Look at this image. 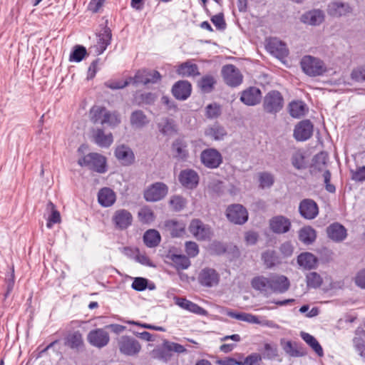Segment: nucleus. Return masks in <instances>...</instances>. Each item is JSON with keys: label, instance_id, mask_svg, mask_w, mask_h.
<instances>
[{"label": "nucleus", "instance_id": "38", "mask_svg": "<svg viewBox=\"0 0 365 365\" xmlns=\"http://www.w3.org/2000/svg\"><path fill=\"white\" fill-rule=\"evenodd\" d=\"M187 147L186 142L182 139L175 140L172 145L173 150L175 152V157L180 160L186 159L188 156Z\"/></svg>", "mask_w": 365, "mask_h": 365}, {"label": "nucleus", "instance_id": "57", "mask_svg": "<svg viewBox=\"0 0 365 365\" xmlns=\"http://www.w3.org/2000/svg\"><path fill=\"white\" fill-rule=\"evenodd\" d=\"M163 349L168 351H174L178 354L185 353L187 351L186 349L182 345L169 341H164Z\"/></svg>", "mask_w": 365, "mask_h": 365}, {"label": "nucleus", "instance_id": "18", "mask_svg": "<svg viewBox=\"0 0 365 365\" xmlns=\"http://www.w3.org/2000/svg\"><path fill=\"white\" fill-rule=\"evenodd\" d=\"M351 8L347 3L341 1H331L328 4L327 11L332 17H341L346 16L351 12Z\"/></svg>", "mask_w": 365, "mask_h": 365}, {"label": "nucleus", "instance_id": "51", "mask_svg": "<svg viewBox=\"0 0 365 365\" xmlns=\"http://www.w3.org/2000/svg\"><path fill=\"white\" fill-rule=\"evenodd\" d=\"M292 165L297 170H301L305 167L304 155L302 151H295L291 158Z\"/></svg>", "mask_w": 365, "mask_h": 365}, {"label": "nucleus", "instance_id": "1", "mask_svg": "<svg viewBox=\"0 0 365 365\" xmlns=\"http://www.w3.org/2000/svg\"><path fill=\"white\" fill-rule=\"evenodd\" d=\"M89 118L94 124L107 125L111 128L120 123V118L117 112H111L101 106H94L91 108Z\"/></svg>", "mask_w": 365, "mask_h": 365}, {"label": "nucleus", "instance_id": "29", "mask_svg": "<svg viewBox=\"0 0 365 365\" xmlns=\"http://www.w3.org/2000/svg\"><path fill=\"white\" fill-rule=\"evenodd\" d=\"M110 30L108 29H104V31L98 35L97 43L93 47L95 53L97 55L103 53L107 46L110 44Z\"/></svg>", "mask_w": 365, "mask_h": 365}, {"label": "nucleus", "instance_id": "19", "mask_svg": "<svg viewBox=\"0 0 365 365\" xmlns=\"http://www.w3.org/2000/svg\"><path fill=\"white\" fill-rule=\"evenodd\" d=\"M115 156L123 165H130L135 161V155L132 149L125 145L116 147Z\"/></svg>", "mask_w": 365, "mask_h": 365}, {"label": "nucleus", "instance_id": "27", "mask_svg": "<svg viewBox=\"0 0 365 365\" xmlns=\"http://www.w3.org/2000/svg\"><path fill=\"white\" fill-rule=\"evenodd\" d=\"M324 11L320 9H313L304 14L301 20L304 24L312 26H317L324 21Z\"/></svg>", "mask_w": 365, "mask_h": 365}, {"label": "nucleus", "instance_id": "62", "mask_svg": "<svg viewBox=\"0 0 365 365\" xmlns=\"http://www.w3.org/2000/svg\"><path fill=\"white\" fill-rule=\"evenodd\" d=\"M6 282V293L5 297H7L13 290L14 287V269H12L11 272L6 275L5 279Z\"/></svg>", "mask_w": 365, "mask_h": 365}, {"label": "nucleus", "instance_id": "46", "mask_svg": "<svg viewBox=\"0 0 365 365\" xmlns=\"http://www.w3.org/2000/svg\"><path fill=\"white\" fill-rule=\"evenodd\" d=\"M280 344L286 354L292 357H298L302 356V353L297 349V345L291 341H285L282 339Z\"/></svg>", "mask_w": 365, "mask_h": 365}, {"label": "nucleus", "instance_id": "63", "mask_svg": "<svg viewBox=\"0 0 365 365\" xmlns=\"http://www.w3.org/2000/svg\"><path fill=\"white\" fill-rule=\"evenodd\" d=\"M259 354H252L247 356L243 361H240V365H255L261 360Z\"/></svg>", "mask_w": 365, "mask_h": 365}, {"label": "nucleus", "instance_id": "6", "mask_svg": "<svg viewBox=\"0 0 365 365\" xmlns=\"http://www.w3.org/2000/svg\"><path fill=\"white\" fill-rule=\"evenodd\" d=\"M168 192V187L162 182L149 185L144 191V198L148 202H157L163 199Z\"/></svg>", "mask_w": 365, "mask_h": 365}, {"label": "nucleus", "instance_id": "39", "mask_svg": "<svg viewBox=\"0 0 365 365\" xmlns=\"http://www.w3.org/2000/svg\"><path fill=\"white\" fill-rule=\"evenodd\" d=\"M82 334L79 331H73L67 335L65 339V345L73 349H78L83 345Z\"/></svg>", "mask_w": 365, "mask_h": 365}, {"label": "nucleus", "instance_id": "35", "mask_svg": "<svg viewBox=\"0 0 365 365\" xmlns=\"http://www.w3.org/2000/svg\"><path fill=\"white\" fill-rule=\"evenodd\" d=\"M177 72L182 76H196L200 75L198 66L191 61H185L179 65Z\"/></svg>", "mask_w": 365, "mask_h": 365}, {"label": "nucleus", "instance_id": "10", "mask_svg": "<svg viewBox=\"0 0 365 365\" xmlns=\"http://www.w3.org/2000/svg\"><path fill=\"white\" fill-rule=\"evenodd\" d=\"M188 229L190 232L198 240L210 239L212 235L210 227L198 219L192 220Z\"/></svg>", "mask_w": 365, "mask_h": 365}, {"label": "nucleus", "instance_id": "33", "mask_svg": "<svg viewBox=\"0 0 365 365\" xmlns=\"http://www.w3.org/2000/svg\"><path fill=\"white\" fill-rule=\"evenodd\" d=\"M99 203L103 207H110L114 204L116 200L115 192L110 188H102L98 195Z\"/></svg>", "mask_w": 365, "mask_h": 365}, {"label": "nucleus", "instance_id": "49", "mask_svg": "<svg viewBox=\"0 0 365 365\" xmlns=\"http://www.w3.org/2000/svg\"><path fill=\"white\" fill-rule=\"evenodd\" d=\"M172 261L178 269H185L190 266V259L185 255H175L172 257Z\"/></svg>", "mask_w": 365, "mask_h": 365}, {"label": "nucleus", "instance_id": "31", "mask_svg": "<svg viewBox=\"0 0 365 365\" xmlns=\"http://www.w3.org/2000/svg\"><path fill=\"white\" fill-rule=\"evenodd\" d=\"M298 264L304 269H312L317 267V258L310 252H303L297 257Z\"/></svg>", "mask_w": 365, "mask_h": 365}, {"label": "nucleus", "instance_id": "22", "mask_svg": "<svg viewBox=\"0 0 365 365\" xmlns=\"http://www.w3.org/2000/svg\"><path fill=\"white\" fill-rule=\"evenodd\" d=\"M271 292L284 293L290 286L288 278L284 275L272 274L270 277Z\"/></svg>", "mask_w": 365, "mask_h": 365}, {"label": "nucleus", "instance_id": "32", "mask_svg": "<svg viewBox=\"0 0 365 365\" xmlns=\"http://www.w3.org/2000/svg\"><path fill=\"white\" fill-rule=\"evenodd\" d=\"M355 351L365 361V331L357 330L353 339Z\"/></svg>", "mask_w": 365, "mask_h": 365}, {"label": "nucleus", "instance_id": "60", "mask_svg": "<svg viewBox=\"0 0 365 365\" xmlns=\"http://www.w3.org/2000/svg\"><path fill=\"white\" fill-rule=\"evenodd\" d=\"M185 252L190 257H196L199 253V247L195 242H187L185 243Z\"/></svg>", "mask_w": 365, "mask_h": 365}, {"label": "nucleus", "instance_id": "36", "mask_svg": "<svg viewBox=\"0 0 365 365\" xmlns=\"http://www.w3.org/2000/svg\"><path fill=\"white\" fill-rule=\"evenodd\" d=\"M165 227L173 237H180L185 232V224L183 222L170 220L165 222Z\"/></svg>", "mask_w": 365, "mask_h": 365}, {"label": "nucleus", "instance_id": "37", "mask_svg": "<svg viewBox=\"0 0 365 365\" xmlns=\"http://www.w3.org/2000/svg\"><path fill=\"white\" fill-rule=\"evenodd\" d=\"M300 336L313 349L318 356L322 357L324 355L323 349L315 337L304 331L300 332Z\"/></svg>", "mask_w": 365, "mask_h": 365}, {"label": "nucleus", "instance_id": "9", "mask_svg": "<svg viewBox=\"0 0 365 365\" xmlns=\"http://www.w3.org/2000/svg\"><path fill=\"white\" fill-rule=\"evenodd\" d=\"M111 220L117 230H124L132 225L133 217L128 210L118 209L114 212Z\"/></svg>", "mask_w": 365, "mask_h": 365}, {"label": "nucleus", "instance_id": "44", "mask_svg": "<svg viewBox=\"0 0 365 365\" xmlns=\"http://www.w3.org/2000/svg\"><path fill=\"white\" fill-rule=\"evenodd\" d=\"M158 128L163 135H171L175 131V125L174 121L169 118H163L158 123Z\"/></svg>", "mask_w": 365, "mask_h": 365}, {"label": "nucleus", "instance_id": "26", "mask_svg": "<svg viewBox=\"0 0 365 365\" xmlns=\"http://www.w3.org/2000/svg\"><path fill=\"white\" fill-rule=\"evenodd\" d=\"M179 180L183 186L193 188L198 184L199 177L195 170L187 169L180 172Z\"/></svg>", "mask_w": 365, "mask_h": 365}, {"label": "nucleus", "instance_id": "42", "mask_svg": "<svg viewBox=\"0 0 365 365\" xmlns=\"http://www.w3.org/2000/svg\"><path fill=\"white\" fill-rule=\"evenodd\" d=\"M143 241L147 247H157L160 242V235L155 230H148L143 235Z\"/></svg>", "mask_w": 365, "mask_h": 365}, {"label": "nucleus", "instance_id": "61", "mask_svg": "<svg viewBox=\"0 0 365 365\" xmlns=\"http://www.w3.org/2000/svg\"><path fill=\"white\" fill-rule=\"evenodd\" d=\"M148 280L143 277H136L132 283V288L137 291H143L146 289Z\"/></svg>", "mask_w": 365, "mask_h": 365}, {"label": "nucleus", "instance_id": "30", "mask_svg": "<svg viewBox=\"0 0 365 365\" xmlns=\"http://www.w3.org/2000/svg\"><path fill=\"white\" fill-rule=\"evenodd\" d=\"M251 284L255 289L264 294L271 293L270 277H266L264 276L255 277L252 279Z\"/></svg>", "mask_w": 365, "mask_h": 365}, {"label": "nucleus", "instance_id": "25", "mask_svg": "<svg viewBox=\"0 0 365 365\" xmlns=\"http://www.w3.org/2000/svg\"><path fill=\"white\" fill-rule=\"evenodd\" d=\"M328 237L336 242H339L345 240L347 236L346 228L338 222L330 225L327 228Z\"/></svg>", "mask_w": 365, "mask_h": 365}, {"label": "nucleus", "instance_id": "48", "mask_svg": "<svg viewBox=\"0 0 365 365\" xmlns=\"http://www.w3.org/2000/svg\"><path fill=\"white\" fill-rule=\"evenodd\" d=\"M87 54L86 49L84 46L76 45L73 47L72 52L69 56L70 61L80 62Z\"/></svg>", "mask_w": 365, "mask_h": 365}, {"label": "nucleus", "instance_id": "11", "mask_svg": "<svg viewBox=\"0 0 365 365\" xmlns=\"http://www.w3.org/2000/svg\"><path fill=\"white\" fill-rule=\"evenodd\" d=\"M160 74L157 71H138L134 77H130V83L144 85L150 83H155L160 80Z\"/></svg>", "mask_w": 365, "mask_h": 365}, {"label": "nucleus", "instance_id": "21", "mask_svg": "<svg viewBox=\"0 0 365 365\" xmlns=\"http://www.w3.org/2000/svg\"><path fill=\"white\" fill-rule=\"evenodd\" d=\"M267 47L269 51L278 58H283L289 54L286 43L276 38H271Z\"/></svg>", "mask_w": 365, "mask_h": 365}, {"label": "nucleus", "instance_id": "20", "mask_svg": "<svg viewBox=\"0 0 365 365\" xmlns=\"http://www.w3.org/2000/svg\"><path fill=\"white\" fill-rule=\"evenodd\" d=\"M269 227L271 230L277 234H283L287 232L291 227L290 220L282 215L273 217L269 220Z\"/></svg>", "mask_w": 365, "mask_h": 365}, {"label": "nucleus", "instance_id": "40", "mask_svg": "<svg viewBox=\"0 0 365 365\" xmlns=\"http://www.w3.org/2000/svg\"><path fill=\"white\" fill-rule=\"evenodd\" d=\"M306 111V105L301 101H292L289 104V112L293 118H299L304 115Z\"/></svg>", "mask_w": 365, "mask_h": 365}, {"label": "nucleus", "instance_id": "34", "mask_svg": "<svg viewBox=\"0 0 365 365\" xmlns=\"http://www.w3.org/2000/svg\"><path fill=\"white\" fill-rule=\"evenodd\" d=\"M205 135L215 140H221L227 135V131L222 125L215 123L205 130Z\"/></svg>", "mask_w": 365, "mask_h": 365}, {"label": "nucleus", "instance_id": "2", "mask_svg": "<svg viewBox=\"0 0 365 365\" xmlns=\"http://www.w3.org/2000/svg\"><path fill=\"white\" fill-rule=\"evenodd\" d=\"M300 66L303 72L310 77L321 76L328 71L324 61L311 55L303 56Z\"/></svg>", "mask_w": 365, "mask_h": 365}, {"label": "nucleus", "instance_id": "43", "mask_svg": "<svg viewBox=\"0 0 365 365\" xmlns=\"http://www.w3.org/2000/svg\"><path fill=\"white\" fill-rule=\"evenodd\" d=\"M131 125L135 128H140L148 123V120L141 110H135L130 115Z\"/></svg>", "mask_w": 365, "mask_h": 365}, {"label": "nucleus", "instance_id": "50", "mask_svg": "<svg viewBox=\"0 0 365 365\" xmlns=\"http://www.w3.org/2000/svg\"><path fill=\"white\" fill-rule=\"evenodd\" d=\"M215 83L216 81L215 78L210 75L203 76L199 83L202 91L205 93L212 91Z\"/></svg>", "mask_w": 365, "mask_h": 365}, {"label": "nucleus", "instance_id": "17", "mask_svg": "<svg viewBox=\"0 0 365 365\" xmlns=\"http://www.w3.org/2000/svg\"><path fill=\"white\" fill-rule=\"evenodd\" d=\"M299 211L302 217L307 220L314 219L319 214L317 204L311 199L303 200L299 204Z\"/></svg>", "mask_w": 365, "mask_h": 365}, {"label": "nucleus", "instance_id": "58", "mask_svg": "<svg viewBox=\"0 0 365 365\" xmlns=\"http://www.w3.org/2000/svg\"><path fill=\"white\" fill-rule=\"evenodd\" d=\"M351 78L356 82L365 81V66L354 68L351 73Z\"/></svg>", "mask_w": 365, "mask_h": 365}, {"label": "nucleus", "instance_id": "45", "mask_svg": "<svg viewBox=\"0 0 365 365\" xmlns=\"http://www.w3.org/2000/svg\"><path fill=\"white\" fill-rule=\"evenodd\" d=\"M47 210H51V212L46 223L47 227L51 229L53 224L61 222V216L59 212L56 210L54 204L51 202H48Z\"/></svg>", "mask_w": 365, "mask_h": 365}, {"label": "nucleus", "instance_id": "12", "mask_svg": "<svg viewBox=\"0 0 365 365\" xmlns=\"http://www.w3.org/2000/svg\"><path fill=\"white\" fill-rule=\"evenodd\" d=\"M197 279L202 286L212 287L219 284L220 274L215 269L205 267L200 272Z\"/></svg>", "mask_w": 365, "mask_h": 365}, {"label": "nucleus", "instance_id": "41", "mask_svg": "<svg viewBox=\"0 0 365 365\" xmlns=\"http://www.w3.org/2000/svg\"><path fill=\"white\" fill-rule=\"evenodd\" d=\"M316 237V231L312 227H304L299 232V240L306 245L312 244Z\"/></svg>", "mask_w": 365, "mask_h": 365}, {"label": "nucleus", "instance_id": "64", "mask_svg": "<svg viewBox=\"0 0 365 365\" xmlns=\"http://www.w3.org/2000/svg\"><path fill=\"white\" fill-rule=\"evenodd\" d=\"M211 21L217 29L222 30L225 29L226 24L222 14L213 16L211 18Z\"/></svg>", "mask_w": 365, "mask_h": 365}, {"label": "nucleus", "instance_id": "5", "mask_svg": "<svg viewBox=\"0 0 365 365\" xmlns=\"http://www.w3.org/2000/svg\"><path fill=\"white\" fill-rule=\"evenodd\" d=\"M118 347L120 352L125 356H135L141 349L140 344L137 339L126 335L118 339Z\"/></svg>", "mask_w": 365, "mask_h": 365}, {"label": "nucleus", "instance_id": "3", "mask_svg": "<svg viewBox=\"0 0 365 365\" xmlns=\"http://www.w3.org/2000/svg\"><path fill=\"white\" fill-rule=\"evenodd\" d=\"M284 98L282 94L277 91H271L264 97L262 101V108L266 113L276 114L283 108Z\"/></svg>", "mask_w": 365, "mask_h": 365}, {"label": "nucleus", "instance_id": "7", "mask_svg": "<svg viewBox=\"0 0 365 365\" xmlns=\"http://www.w3.org/2000/svg\"><path fill=\"white\" fill-rule=\"evenodd\" d=\"M226 216L232 223L243 225L248 220V212L245 207L240 204H233L227 207Z\"/></svg>", "mask_w": 365, "mask_h": 365}, {"label": "nucleus", "instance_id": "14", "mask_svg": "<svg viewBox=\"0 0 365 365\" xmlns=\"http://www.w3.org/2000/svg\"><path fill=\"white\" fill-rule=\"evenodd\" d=\"M313 134V124L309 120H303L294 127L293 136L297 141H305Z\"/></svg>", "mask_w": 365, "mask_h": 365}, {"label": "nucleus", "instance_id": "4", "mask_svg": "<svg viewBox=\"0 0 365 365\" xmlns=\"http://www.w3.org/2000/svg\"><path fill=\"white\" fill-rule=\"evenodd\" d=\"M78 163L81 166H86L100 173L106 172V158L98 153H89L79 159Z\"/></svg>", "mask_w": 365, "mask_h": 365}, {"label": "nucleus", "instance_id": "59", "mask_svg": "<svg viewBox=\"0 0 365 365\" xmlns=\"http://www.w3.org/2000/svg\"><path fill=\"white\" fill-rule=\"evenodd\" d=\"M130 84L129 78L123 81V80H115V81H108L106 83V86L111 89H120L123 88Z\"/></svg>", "mask_w": 365, "mask_h": 365}, {"label": "nucleus", "instance_id": "47", "mask_svg": "<svg viewBox=\"0 0 365 365\" xmlns=\"http://www.w3.org/2000/svg\"><path fill=\"white\" fill-rule=\"evenodd\" d=\"M138 217L140 222L143 224H149L155 220L154 213L148 207H142L138 212Z\"/></svg>", "mask_w": 365, "mask_h": 365}, {"label": "nucleus", "instance_id": "23", "mask_svg": "<svg viewBox=\"0 0 365 365\" xmlns=\"http://www.w3.org/2000/svg\"><path fill=\"white\" fill-rule=\"evenodd\" d=\"M192 86L187 81H179L173 86L172 92L173 96L178 100L187 99L191 93Z\"/></svg>", "mask_w": 365, "mask_h": 365}, {"label": "nucleus", "instance_id": "54", "mask_svg": "<svg viewBox=\"0 0 365 365\" xmlns=\"http://www.w3.org/2000/svg\"><path fill=\"white\" fill-rule=\"evenodd\" d=\"M307 284L308 287L317 288L322 284V278L317 272H310L307 277Z\"/></svg>", "mask_w": 365, "mask_h": 365}, {"label": "nucleus", "instance_id": "15", "mask_svg": "<svg viewBox=\"0 0 365 365\" xmlns=\"http://www.w3.org/2000/svg\"><path fill=\"white\" fill-rule=\"evenodd\" d=\"M200 158L202 164L209 168H217L222 161L221 154L214 148H208L203 150Z\"/></svg>", "mask_w": 365, "mask_h": 365}, {"label": "nucleus", "instance_id": "53", "mask_svg": "<svg viewBox=\"0 0 365 365\" xmlns=\"http://www.w3.org/2000/svg\"><path fill=\"white\" fill-rule=\"evenodd\" d=\"M259 186L262 188H265L270 187L273 185L274 178L272 174L267 172H263L259 174Z\"/></svg>", "mask_w": 365, "mask_h": 365}, {"label": "nucleus", "instance_id": "16", "mask_svg": "<svg viewBox=\"0 0 365 365\" xmlns=\"http://www.w3.org/2000/svg\"><path fill=\"white\" fill-rule=\"evenodd\" d=\"M262 99V92L257 87H250L241 93L240 101L248 106L259 104Z\"/></svg>", "mask_w": 365, "mask_h": 365}, {"label": "nucleus", "instance_id": "8", "mask_svg": "<svg viewBox=\"0 0 365 365\" xmlns=\"http://www.w3.org/2000/svg\"><path fill=\"white\" fill-rule=\"evenodd\" d=\"M87 340L93 346L101 349L108 344L110 335L106 328H98L89 331Z\"/></svg>", "mask_w": 365, "mask_h": 365}, {"label": "nucleus", "instance_id": "56", "mask_svg": "<svg viewBox=\"0 0 365 365\" xmlns=\"http://www.w3.org/2000/svg\"><path fill=\"white\" fill-rule=\"evenodd\" d=\"M221 114V108L217 103H211L205 108V115L207 118L213 119L218 118Z\"/></svg>", "mask_w": 365, "mask_h": 365}, {"label": "nucleus", "instance_id": "24", "mask_svg": "<svg viewBox=\"0 0 365 365\" xmlns=\"http://www.w3.org/2000/svg\"><path fill=\"white\" fill-rule=\"evenodd\" d=\"M175 304L180 308L199 315H206L207 311L197 304L187 300L185 298L175 297H174Z\"/></svg>", "mask_w": 365, "mask_h": 365}, {"label": "nucleus", "instance_id": "13", "mask_svg": "<svg viewBox=\"0 0 365 365\" xmlns=\"http://www.w3.org/2000/svg\"><path fill=\"white\" fill-rule=\"evenodd\" d=\"M222 74L225 83L230 86H237L242 81V74L239 69L233 65L224 66L222 69Z\"/></svg>", "mask_w": 365, "mask_h": 365}, {"label": "nucleus", "instance_id": "52", "mask_svg": "<svg viewBox=\"0 0 365 365\" xmlns=\"http://www.w3.org/2000/svg\"><path fill=\"white\" fill-rule=\"evenodd\" d=\"M262 259L267 268L274 267L277 262V257L273 250H267L263 252Z\"/></svg>", "mask_w": 365, "mask_h": 365}, {"label": "nucleus", "instance_id": "55", "mask_svg": "<svg viewBox=\"0 0 365 365\" xmlns=\"http://www.w3.org/2000/svg\"><path fill=\"white\" fill-rule=\"evenodd\" d=\"M187 201L180 195H174L170 200V205L173 210L180 211L186 205Z\"/></svg>", "mask_w": 365, "mask_h": 365}, {"label": "nucleus", "instance_id": "28", "mask_svg": "<svg viewBox=\"0 0 365 365\" xmlns=\"http://www.w3.org/2000/svg\"><path fill=\"white\" fill-rule=\"evenodd\" d=\"M94 142L102 148H108L113 142L111 133H105L103 129L97 128L93 132Z\"/></svg>", "mask_w": 365, "mask_h": 365}]
</instances>
